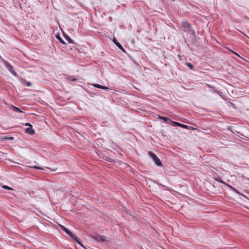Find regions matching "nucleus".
<instances>
[{
    "label": "nucleus",
    "instance_id": "f257e3e1",
    "mask_svg": "<svg viewBox=\"0 0 249 249\" xmlns=\"http://www.w3.org/2000/svg\"><path fill=\"white\" fill-rule=\"evenodd\" d=\"M182 26L184 28L183 31L187 34H190L193 37H195V31L193 29L192 26L190 23L186 21H182Z\"/></svg>",
    "mask_w": 249,
    "mask_h": 249
},
{
    "label": "nucleus",
    "instance_id": "f03ea898",
    "mask_svg": "<svg viewBox=\"0 0 249 249\" xmlns=\"http://www.w3.org/2000/svg\"><path fill=\"white\" fill-rule=\"evenodd\" d=\"M148 154L149 157L153 160L156 165L160 167L163 166V164L160 159L157 156L156 154L152 152H149Z\"/></svg>",
    "mask_w": 249,
    "mask_h": 249
},
{
    "label": "nucleus",
    "instance_id": "7ed1b4c3",
    "mask_svg": "<svg viewBox=\"0 0 249 249\" xmlns=\"http://www.w3.org/2000/svg\"><path fill=\"white\" fill-rule=\"evenodd\" d=\"M3 63L7 70L14 76H17V74L14 71L13 66L9 63L7 61L4 60Z\"/></svg>",
    "mask_w": 249,
    "mask_h": 249
},
{
    "label": "nucleus",
    "instance_id": "20e7f679",
    "mask_svg": "<svg viewBox=\"0 0 249 249\" xmlns=\"http://www.w3.org/2000/svg\"><path fill=\"white\" fill-rule=\"evenodd\" d=\"M172 125L174 126H178V127H181L182 128H185V129H190V128H191L192 129H194L193 127H192L191 126H188L187 125L184 124H181V123H179L178 122H175V121L172 122Z\"/></svg>",
    "mask_w": 249,
    "mask_h": 249
},
{
    "label": "nucleus",
    "instance_id": "39448f33",
    "mask_svg": "<svg viewBox=\"0 0 249 249\" xmlns=\"http://www.w3.org/2000/svg\"><path fill=\"white\" fill-rule=\"evenodd\" d=\"M93 238L98 242H105L106 240V237L100 234H95L93 236Z\"/></svg>",
    "mask_w": 249,
    "mask_h": 249
},
{
    "label": "nucleus",
    "instance_id": "423d86ee",
    "mask_svg": "<svg viewBox=\"0 0 249 249\" xmlns=\"http://www.w3.org/2000/svg\"><path fill=\"white\" fill-rule=\"evenodd\" d=\"M69 235L71 237L73 240L76 241L80 245H82L80 242V239L75 234L71 232V233H70Z\"/></svg>",
    "mask_w": 249,
    "mask_h": 249
},
{
    "label": "nucleus",
    "instance_id": "0eeeda50",
    "mask_svg": "<svg viewBox=\"0 0 249 249\" xmlns=\"http://www.w3.org/2000/svg\"><path fill=\"white\" fill-rule=\"evenodd\" d=\"M25 132L29 134L32 135L35 133V130L33 129L32 125H30V127L25 129Z\"/></svg>",
    "mask_w": 249,
    "mask_h": 249
},
{
    "label": "nucleus",
    "instance_id": "6e6552de",
    "mask_svg": "<svg viewBox=\"0 0 249 249\" xmlns=\"http://www.w3.org/2000/svg\"><path fill=\"white\" fill-rule=\"evenodd\" d=\"M113 42L114 43V44L121 50H122L123 52H125V50L124 49V48L123 47V46H122V45L119 43L118 42L116 39H114L113 40Z\"/></svg>",
    "mask_w": 249,
    "mask_h": 249
},
{
    "label": "nucleus",
    "instance_id": "1a4fd4ad",
    "mask_svg": "<svg viewBox=\"0 0 249 249\" xmlns=\"http://www.w3.org/2000/svg\"><path fill=\"white\" fill-rule=\"evenodd\" d=\"M92 85L94 87H95V88H97L98 89H105V90H107L109 89L108 88H107V87L103 86L100 85L99 84H92Z\"/></svg>",
    "mask_w": 249,
    "mask_h": 249
},
{
    "label": "nucleus",
    "instance_id": "9d476101",
    "mask_svg": "<svg viewBox=\"0 0 249 249\" xmlns=\"http://www.w3.org/2000/svg\"><path fill=\"white\" fill-rule=\"evenodd\" d=\"M64 36L65 38V39L70 43L71 44L73 43V41L71 39V38L67 34H64Z\"/></svg>",
    "mask_w": 249,
    "mask_h": 249
},
{
    "label": "nucleus",
    "instance_id": "9b49d317",
    "mask_svg": "<svg viewBox=\"0 0 249 249\" xmlns=\"http://www.w3.org/2000/svg\"><path fill=\"white\" fill-rule=\"evenodd\" d=\"M60 227H61L62 230L64 231H65L67 234H68V235H69L70 233H71V231L69 229H68L67 228L64 227V226L61 225Z\"/></svg>",
    "mask_w": 249,
    "mask_h": 249
},
{
    "label": "nucleus",
    "instance_id": "f8f14e48",
    "mask_svg": "<svg viewBox=\"0 0 249 249\" xmlns=\"http://www.w3.org/2000/svg\"><path fill=\"white\" fill-rule=\"evenodd\" d=\"M11 108L12 110H13L15 112H22V111L20 110V109L13 105H11Z\"/></svg>",
    "mask_w": 249,
    "mask_h": 249
},
{
    "label": "nucleus",
    "instance_id": "ddd939ff",
    "mask_svg": "<svg viewBox=\"0 0 249 249\" xmlns=\"http://www.w3.org/2000/svg\"><path fill=\"white\" fill-rule=\"evenodd\" d=\"M160 119L163 120L166 123L171 122L172 123V122H173L170 118L166 117H160Z\"/></svg>",
    "mask_w": 249,
    "mask_h": 249
},
{
    "label": "nucleus",
    "instance_id": "4468645a",
    "mask_svg": "<svg viewBox=\"0 0 249 249\" xmlns=\"http://www.w3.org/2000/svg\"><path fill=\"white\" fill-rule=\"evenodd\" d=\"M56 38L62 44H66L65 42L62 39L59 35H57L56 36Z\"/></svg>",
    "mask_w": 249,
    "mask_h": 249
},
{
    "label": "nucleus",
    "instance_id": "2eb2a0df",
    "mask_svg": "<svg viewBox=\"0 0 249 249\" xmlns=\"http://www.w3.org/2000/svg\"><path fill=\"white\" fill-rule=\"evenodd\" d=\"M215 180H216L217 181H218L222 184H223L224 185V184H226V182L224 181H223V180H222L220 178H216Z\"/></svg>",
    "mask_w": 249,
    "mask_h": 249
},
{
    "label": "nucleus",
    "instance_id": "dca6fc26",
    "mask_svg": "<svg viewBox=\"0 0 249 249\" xmlns=\"http://www.w3.org/2000/svg\"><path fill=\"white\" fill-rule=\"evenodd\" d=\"M186 65L190 69H193L194 66L190 63H186Z\"/></svg>",
    "mask_w": 249,
    "mask_h": 249
},
{
    "label": "nucleus",
    "instance_id": "f3484780",
    "mask_svg": "<svg viewBox=\"0 0 249 249\" xmlns=\"http://www.w3.org/2000/svg\"><path fill=\"white\" fill-rule=\"evenodd\" d=\"M2 188L6 189V190H13V189H12V188H11L8 186H6V185H3V186H2Z\"/></svg>",
    "mask_w": 249,
    "mask_h": 249
},
{
    "label": "nucleus",
    "instance_id": "a211bd4d",
    "mask_svg": "<svg viewBox=\"0 0 249 249\" xmlns=\"http://www.w3.org/2000/svg\"><path fill=\"white\" fill-rule=\"evenodd\" d=\"M233 192H234L235 193L237 194H238V195H240V193L235 188H233V189H232V190Z\"/></svg>",
    "mask_w": 249,
    "mask_h": 249
},
{
    "label": "nucleus",
    "instance_id": "6ab92c4d",
    "mask_svg": "<svg viewBox=\"0 0 249 249\" xmlns=\"http://www.w3.org/2000/svg\"><path fill=\"white\" fill-rule=\"evenodd\" d=\"M224 185L226 186H227L229 188H230V189L231 190H232V189H233V187H232V186L227 184L226 182V184H224Z\"/></svg>",
    "mask_w": 249,
    "mask_h": 249
},
{
    "label": "nucleus",
    "instance_id": "aec40b11",
    "mask_svg": "<svg viewBox=\"0 0 249 249\" xmlns=\"http://www.w3.org/2000/svg\"><path fill=\"white\" fill-rule=\"evenodd\" d=\"M6 140H14V137H7V138H5Z\"/></svg>",
    "mask_w": 249,
    "mask_h": 249
},
{
    "label": "nucleus",
    "instance_id": "412c9836",
    "mask_svg": "<svg viewBox=\"0 0 249 249\" xmlns=\"http://www.w3.org/2000/svg\"><path fill=\"white\" fill-rule=\"evenodd\" d=\"M33 168H34L35 169H43V168H40L38 166H33Z\"/></svg>",
    "mask_w": 249,
    "mask_h": 249
},
{
    "label": "nucleus",
    "instance_id": "4be33fe9",
    "mask_svg": "<svg viewBox=\"0 0 249 249\" xmlns=\"http://www.w3.org/2000/svg\"><path fill=\"white\" fill-rule=\"evenodd\" d=\"M31 85V83L30 82H27L26 83V86L27 87H30Z\"/></svg>",
    "mask_w": 249,
    "mask_h": 249
},
{
    "label": "nucleus",
    "instance_id": "5701e85b",
    "mask_svg": "<svg viewBox=\"0 0 249 249\" xmlns=\"http://www.w3.org/2000/svg\"><path fill=\"white\" fill-rule=\"evenodd\" d=\"M215 92L217 93V94H218L219 95H221V92H219L216 90H215L214 91Z\"/></svg>",
    "mask_w": 249,
    "mask_h": 249
},
{
    "label": "nucleus",
    "instance_id": "b1692460",
    "mask_svg": "<svg viewBox=\"0 0 249 249\" xmlns=\"http://www.w3.org/2000/svg\"><path fill=\"white\" fill-rule=\"evenodd\" d=\"M232 53L233 54H234L235 55H237V56H239V54H238L237 53H235V52H234V51H232Z\"/></svg>",
    "mask_w": 249,
    "mask_h": 249
},
{
    "label": "nucleus",
    "instance_id": "393cba45",
    "mask_svg": "<svg viewBox=\"0 0 249 249\" xmlns=\"http://www.w3.org/2000/svg\"><path fill=\"white\" fill-rule=\"evenodd\" d=\"M30 125H31V124H30L29 123H26L25 124V125L26 126H29V127H30Z\"/></svg>",
    "mask_w": 249,
    "mask_h": 249
},
{
    "label": "nucleus",
    "instance_id": "a878e982",
    "mask_svg": "<svg viewBox=\"0 0 249 249\" xmlns=\"http://www.w3.org/2000/svg\"><path fill=\"white\" fill-rule=\"evenodd\" d=\"M76 80V78H73L71 80V81H75Z\"/></svg>",
    "mask_w": 249,
    "mask_h": 249
},
{
    "label": "nucleus",
    "instance_id": "bb28decb",
    "mask_svg": "<svg viewBox=\"0 0 249 249\" xmlns=\"http://www.w3.org/2000/svg\"><path fill=\"white\" fill-rule=\"evenodd\" d=\"M161 186L162 187V188H164L165 186L162 184H160Z\"/></svg>",
    "mask_w": 249,
    "mask_h": 249
},
{
    "label": "nucleus",
    "instance_id": "cd10ccee",
    "mask_svg": "<svg viewBox=\"0 0 249 249\" xmlns=\"http://www.w3.org/2000/svg\"><path fill=\"white\" fill-rule=\"evenodd\" d=\"M90 96H92V94H89Z\"/></svg>",
    "mask_w": 249,
    "mask_h": 249
},
{
    "label": "nucleus",
    "instance_id": "c85d7f7f",
    "mask_svg": "<svg viewBox=\"0 0 249 249\" xmlns=\"http://www.w3.org/2000/svg\"><path fill=\"white\" fill-rule=\"evenodd\" d=\"M90 96H92V94H89Z\"/></svg>",
    "mask_w": 249,
    "mask_h": 249
},
{
    "label": "nucleus",
    "instance_id": "c756f323",
    "mask_svg": "<svg viewBox=\"0 0 249 249\" xmlns=\"http://www.w3.org/2000/svg\"><path fill=\"white\" fill-rule=\"evenodd\" d=\"M248 180H249V178H248Z\"/></svg>",
    "mask_w": 249,
    "mask_h": 249
}]
</instances>
